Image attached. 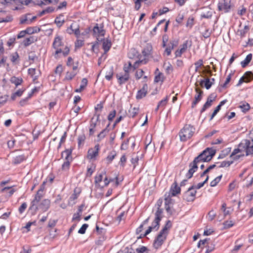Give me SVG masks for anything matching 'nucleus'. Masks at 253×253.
I'll return each mask as SVG.
<instances>
[{
  "label": "nucleus",
  "mask_w": 253,
  "mask_h": 253,
  "mask_svg": "<svg viewBox=\"0 0 253 253\" xmlns=\"http://www.w3.org/2000/svg\"><path fill=\"white\" fill-rule=\"evenodd\" d=\"M249 30V27L248 26H245L243 29L239 30L238 31V35L240 36L241 37H243L245 36L246 33L248 32Z\"/></svg>",
  "instance_id": "obj_43"
},
{
  "label": "nucleus",
  "mask_w": 253,
  "mask_h": 253,
  "mask_svg": "<svg viewBox=\"0 0 253 253\" xmlns=\"http://www.w3.org/2000/svg\"><path fill=\"white\" fill-rule=\"evenodd\" d=\"M252 58V54L251 53L248 54L244 60L241 62L242 67L244 68L250 62Z\"/></svg>",
  "instance_id": "obj_35"
},
{
  "label": "nucleus",
  "mask_w": 253,
  "mask_h": 253,
  "mask_svg": "<svg viewBox=\"0 0 253 253\" xmlns=\"http://www.w3.org/2000/svg\"><path fill=\"white\" fill-rule=\"evenodd\" d=\"M152 50V47L150 44H147L143 50H142V54L145 57H148L151 54V52Z\"/></svg>",
  "instance_id": "obj_28"
},
{
  "label": "nucleus",
  "mask_w": 253,
  "mask_h": 253,
  "mask_svg": "<svg viewBox=\"0 0 253 253\" xmlns=\"http://www.w3.org/2000/svg\"><path fill=\"white\" fill-rule=\"evenodd\" d=\"M204 83H205V87L207 89H210L212 84H213V83L211 82L209 78L206 79L205 81H204V80H202L200 83L201 85H202V84Z\"/></svg>",
  "instance_id": "obj_44"
},
{
  "label": "nucleus",
  "mask_w": 253,
  "mask_h": 253,
  "mask_svg": "<svg viewBox=\"0 0 253 253\" xmlns=\"http://www.w3.org/2000/svg\"><path fill=\"white\" fill-rule=\"evenodd\" d=\"M63 45L62 39L59 36L57 35L54 40L52 43V47L55 49L60 48Z\"/></svg>",
  "instance_id": "obj_19"
},
{
  "label": "nucleus",
  "mask_w": 253,
  "mask_h": 253,
  "mask_svg": "<svg viewBox=\"0 0 253 253\" xmlns=\"http://www.w3.org/2000/svg\"><path fill=\"white\" fill-rule=\"evenodd\" d=\"M26 29L27 34H32L34 33H38L41 30L40 28L37 27H28Z\"/></svg>",
  "instance_id": "obj_40"
},
{
  "label": "nucleus",
  "mask_w": 253,
  "mask_h": 253,
  "mask_svg": "<svg viewBox=\"0 0 253 253\" xmlns=\"http://www.w3.org/2000/svg\"><path fill=\"white\" fill-rule=\"evenodd\" d=\"M50 201L49 200L45 199L42 201L38 206V209L42 211V212L47 211L50 207Z\"/></svg>",
  "instance_id": "obj_14"
},
{
  "label": "nucleus",
  "mask_w": 253,
  "mask_h": 253,
  "mask_svg": "<svg viewBox=\"0 0 253 253\" xmlns=\"http://www.w3.org/2000/svg\"><path fill=\"white\" fill-rule=\"evenodd\" d=\"M72 161H66L62 166V169L65 172L68 169L70 166V162Z\"/></svg>",
  "instance_id": "obj_61"
},
{
  "label": "nucleus",
  "mask_w": 253,
  "mask_h": 253,
  "mask_svg": "<svg viewBox=\"0 0 253 253\" xmlns=\"http://www.w3.org/2000/svg\"><path fill=\"white\" fill-rule=\"evenodd\" d=\"M87 84V80L86 78H83L81 82V84L79 88H77L75 90L76 92H81L83 91Z\"/></svg>",
  "instance_id": "obj_31"
},
{
  "label": "nucleus",
  "mask_w": 253,
  "mask_h": 253,
  "mask_svg": "<svg viewBox=\"0 0 253 253\" xmlns=\"http://www.w3.org/2000/svg\"><path fill=\"white\" fill-rule=\"evenodd\" d=\"M139 56L138 52L134 48H131L128 53V57L130 59L138 58Z\"/></svg>",
  "instance_id": "obj_30"
},
{
  "label": "nucleus",
  "mask_w": 253,
  "mask_h": 253,
  "mask_svg": "<svg viewBox=\"0 0 253 253\" xmlns=\"http://www.w3.org/2000/svg\"><path fill=\"white\" fill-rule=\"evenodd\" d=\"M163 203V200L162 199H159L157 202V210L155 213V216L156 217L157 213L158 214V216L160 219H162L163 217V209L161 208V207Z\"/></svg>",
  "instance_id": "obj_21"
},
{
  "label": "nucleus",
  "mask_w": 253,
  "mask_h": 253,
  "mask_svg": "<svg viewBox=\"0 0 253 253\" xmlns=\"http://www.w3.org/2000/svg\"><path fill=\"white\" fill-rule=\"evenodd\" d=\"M28 73L33 79V80H36L38 77V75H37L36 69L35 68L29 69Z\"/></svg>",
  "instance_id": "obj_42"
},
{
  "label": "nucleus",
  "mask_w": 253,
  "mask_h": 253,
  "mask_svg": "<svg viewBox=\"0 0 253 253\" xmlns=\"http://www.w3.org/2000/svg\"><path fill=\"white\" fill-rule=\"evenodd\" d=\"M117 78L118 80V82L120 84H122L126 83L129 79V75L128 73H125L123 76L117 75Z\"/></svg>",
  "instance_id": "obj_24"
},
{
  "label": "nucleus",
  "mask_w": 253,
  "mask_h": 253,
  "mask_svg": "<svg viewBox=\"0 0 253 253\" xmlns=\"http://www.w3.org/2000/svg\"><path fill=\"white\" fill-rule=\"evenodd\" d=\"M85 139V136L84 134L80 135L78 137V145L79 146H80L81 145L84 144Z\"/></svg>",
  "instance_id": "obj_62"
},
{
  "label": "nucleus",
  "mask_w": 253,
  "mask_h": 253,
  "mask_svg": "<svg viewBox=\"0 0 253 253\" xmlns=\"http://www.w3.org/2000/svg\"><path fill=\"white\" fill-rule=\"evenodd\" d=\"M222 177V175H220L217 176L215 178H214L213 180L211 182L210 185L211 187H214L217 185V184L220 181Z\"/></svg>",
  "instance_id": "obj_53"
},
{
  "label": "nucleus",
  "mask_w": 253,
  "mask_h": 253,
  "mask_svg": "<svg viewBox=\"0 0 253 253\" xmlns=\"http://www.w3.org/2000/svg\"><path fill=\"white\" fill-rule=\"evenodd\" d=\"M109 125H110V124H108L107 125V127L105 129H104L103 130H102L100 132V133L98 135L97 138H98V141H100L102 139H103L106 136V135L108 133L109 129H108V127H109Z\"/></svg>",
  "instance_id": "obj_33"
},
{
  "label": "nucleus",
  "mask_w": 253,
  "mask_h": 253,
  "mask_svg": "<svg viewBox=\"0 0 253 253\" xmlns=\"http://www.w3.org/2000/svg\"><path fill=\"white\" fill-rule=\"evenodd\" d=\"M245 152L246 155L253 154V139H244L238 145L237 148L235 149L232 152V155L237 153Z\"/></svg>",
  "instance_id": "obj_1"
},
{
  "label": "nucleus",
  "mask_w": 253,
  "mask_h": 253,
  "mask_svg": "<svg viewBox=\"0 0 253 253\" xmlns=\"http://www.w3.org/2000/svg\"><path fill=\"white\" fill-rule=\"evenodd\" d=\"M93 35L96 38L97 40L98 41H101L102 38L99 39L100 37H102L105 34V31L104 30L103 27H98V25L96 24L93 29Z\"/></svg>",
  "instance_id": "obj_9"
},
{
  "label": "nucleus",
  "mask_w": 253,
  "mask_h": 253,
  "mask_svg": "<svg viewBox=\"0 0 253 253\" xmlns=\"http://www.w3.org/2000/svg\"><path fill=\"white\" fill-rule=\"evenodd\" d=\"M161 220V219L159 218L158 214L157 213L156 217H155L154 223H155V226H149L148 229L145 232L144 234H140V237H145L148 235L152 230H155L156 231L158 230L160 227V222Z\"/></svg>",
  "instance_id": "obj_8"
},
{
  "label": "nucleus",
  "mask_w": 253,
  "mask_h": 253,
  "mask_svg": "<svg viewBox=\"0 0 253 253\" xmlns=\"http://www.w3.org/2000/svg\"><path fill=\"white\" fill-rule=\"evenodd\" d=\"M139 109L138 107L131 108L128 111L129 116L132 118L134 117L138 113Z\"/></svg>",
  "instance_id": "obj_45"
},
{
  "label": "nucleus",
  "mask_w": 253,
  "mask_h": 253,
  "mask_svg": "<svg viewBox=\"0 0 253 253\" xmlns=\"http://www.w3.org/2000/svg\"><path fill=\"white\" fill-rule=\"evenodd\" d=\"M178 42L177 40H173L170 42L169 46L165 49V52L167 55H169L171 53V50L176 46H177Z\"/></svg>",
  "instance_id": "obj_20"
},
{
  "label": "nucleus",
  "mask_w": 253,
  "mask_h": 253,
  "mask_svg": "<svg viewBox=\"0 0 253 253\" xmlns=\"http://www.w3.org/2000/svg\"><path fill=\"white\" fill-rule=\"evenodd\" d=\"M6 191V192L7 191L9 196H11L14 192V190L13 189H11V187H5L3 188L1 190V192H2V193L5 192Z\"/></svg>",
  "instance_id": "obj_57"
},
{
  "label": "nucleus",
  "mask_w": 253,
  "mask_h": 253,
  "mask_svg": "<svg viewBox=\"0 0 253 253\" xmlns=\"http://www.w3.org/2000/svg\"><path fill=\"white\" fill-rule=\"evenodd\" d=\"M193 187H190L188 190L185 191L183 195V199L187 202H193L195 199L197 191L195 190Z\"/></svg>",
  "instance_id": "obj_7"
},
{
  "label": "nucleus",
  "mask_w": 253,
  "mask_h": 253,
  "mask_svg": "<svg viewBox=\"0 0 253 253\" xmlns=\"http://www.w3.org/2000/svg\"><path fill=\"white\" fill-rule=\"evenodd\" d=\"M212 102L210 100H208L207 99L206 102L205 103V104L203 105L201 110V112L203 113L204 112L207 108H209L211 105Z\"/></svg>",
  "instance_id": "obj_55"
},
{
  "label": "nucleus",
  "mask_w": 253,
  "mask_h": 253,
  "mask_svg": "<svg viewBox=\"0 0 253 253\" xmlns=\"http://www.w3.org/2000/svg\"><path fill=\"white\" fill-rule=\"evenodd\" d=\"M178 181V178L176 177L174 183L171 186L169 193L171 196H175L180 192V188L178 186L177 184Z\"/></svg>",
  "instance_id": "obj_10"
},
{
  "label": "nucleus",
  "mask_w": 253,
  "mask_h": 253,
  "mask_svg": "<svg viewBox=\"0 0 253 253\" xmlns=\"http://www.w3.org/2000/svg\"><path fill=\"white\" fill-rule=\"evenodd\" d=\"M195 90L197 94L195 96V100L193 102L192 104V108H194L196 105L202 99V95L203 94V91L201 90L198 87H196Z\"/></svg>",
  "instance_id": "obj_17"
},
{
  "label": "nucleus",
  "mask_w": 253,
  "mask_h": 253,
  "mask_svg": "<svg viewBox=\"0 0 253 253\" xmlns=\"http://www.w3.org/2000/svg\"><path fill=\"white\" fill-rule=\"evenodd\" d=\"M116 156V153L115 151L111 152L107 157L106 158V160L108 163L111 162V161L115 158Z\"/></svg>",
  "instance_id": "obj_52"
},
{
  "label": "nucleus",
  "mask_w": 253,
  "mask_h": 253,
  "mask_svg": "<svg viewBox=\"0 0 253 253\" xmlns=\"http://www.w3.org/2000/svg\"><path fill=\"white\" fill-rule=\"evenodd\" d=\"M187 48L186 44H184L183 45L182 48L180 49L177 50L175 52V57H180L182 53H183Z\"/></svg>",
  "instance_id": "obj_47"
},
{
  "label": "nucleus",
  "mask_w": 253,
  "mask_h": 253,
  "mask_svg": "<svg viewBox=\"0 0 253 253\" xmlns=\"http://www.w3.org/2000/svg\"><path fill=\"white\" fill-rule=\"evenodd\" d=\"M99 150V144L95 145L94 148L89 149L87 152V158L89 159L95 158L98 155Z\"/></svg>",
  "instance_id": "obj_13"
},
{
  "label": "nucleus",
  "mask_w": 253,
  "mask_h": 253,
  "mask_svg": "<svg viewBox=\"0 0 253 253\" xmlns=\"http://www.w3.org/2000/svg\"><path fill=\"white\" fill-rule=\"evenodd\" d=\"M137 253H151L150 251L145 246H141L140 248L136 249Z\"/></svg>",
  "instance_id": "obj_46"
},
{
  "label": "nucleus",
  "mask_w": 253,
  "mask_h": 253,
  "mask_svg": "<svg viewBox=\"0 0 253 253\" xmlns=\"http://www.w3.org/2000/svg\"><path fill=\"white\" fill-rule=\"evenodd\" d=\"M111 42L110 40L108 39H104L103 41L102 47L104 50V53L108 52L111 47Z\"/></svg>",
  "instance_id": "obj_25"
},
{
  "label": "nucleus",
  "mask_w": 253,
  "mask_h": 253,
  "mask_svg": "<svg viewBox=\"0 0 253 253\" xmlns=\"http://www.w3.org/2000/svg\"><path fill=\"white\" fill-rule=\"evenodd\" d=\"M88 226V225L87 224H84L80 228V229L79 230L78 233L81 234H84Z\"/></svg>",
  "instance_id": "obj_60"
},
{
  "label": "nucleus",
  "mask_w": 253,
  "mask_h": 253,
  "mask_svg": "<svg viewBox=\"0 0 253 253\" xmlns=\"http://www.w3.org/2000/svg\"><path fill=\"white\" fill-rule=\"evenodd\" d=\"M195 128L190 125H186L179 133L181 141H185L190 138L195 132Z\"/></svg>",
  "instance_id": "obj_2"
},
{
  "label": "nucleus",
  "mask_w": 253,
  "mask_h": 253,
  "mask_svg": "<svg viewBox=\"0 0 253 253\" xmlns=\"http://www.w3.org/2000/svg\"><path fill=\"white\" fill-rule=\"evenodd\" d=\"M26 159V157L24 155H19L13 158V160L12 161V163L14 164L17 165L21 162H23L24 160Z\"/></svg>",
  "instance_id": "obj_29"
},
{
  "label": "nucleus",
  "mask_w": 253,
  "mask_h": 253,
  "mask_svg": "<svg viewBox=\"0 0 253 253\" xmlns=\"http://www.w3.org/2000/svg\"><path fill=\"white\" fill-rule=\"evenodd\" d=\"M230 151H231V148H228L224 149V150H223L222 151L221 153L220 154L219 158H223L224 157H225L226 155H227L228 154V153L230 152Z\"/></svg>",
  "instance_id": "obj_59"
},
{
  "label": "nucleus",
  "mask_w": 253,
  "mask_h": 253,
  "mask_svg": "<svg viewBox=\"0 0 253 253\" xmlns=\"http://www.w3.org/2000/svg\"><path fill=\"white\" fill-rule=\"evenodd\" d=\"M13 19L11 15H7L5 18L0 17V23L2 22H11Z\"/></svg>",
  "instance_id": "obj_56"
},
{
  "label": "nucleus",
  "mask_w": 253,
  "mask_h": 253,
  "mask_svg": "<svg viewBox=\"0 0 253 253\" xmlns=\"http://www.w3.org/2000/svg\"><path fill=\"white\" fill-rule=\"evenodd\" d=\"M203 151L207 152L202 158L205 162L210 161L215 154V150L210 148H207Z\"/></svg>",
  "instance_id": "obj_11"
},
{
  "label": "nucleus",
  "mask_w": 253,
  "mask_h": 253,
  "mask_svg": "<svg viewBox=\"0 0 253 253\" xmlns=\"http://www.w3.org/2000/svg\"><path fill=\"white\" fill-rule=\"evenodd\" d=\"M245 152L242 153H237L236 154L232 155V153L230 155V158L234 161L237 160L239 159L240 158L243 157L245 156Z\"/></svg>",
  "instance_id": "obj_49"
},
{
  "label": "nucleus",
  "mask_w": 253,
  "mask_h": 253,
  "mask_svg": "<svg viewBox=\"0 0 253 253\" xmlns=\"http://www.w3.org/2000/svg\"><path fill=\"white\" fill-rule=\"evenodd\" d=\"M168 235L167 233L160 231L154 241L153 244L154 248L156 249H159L166 240Z\"/></svg>",
  "instance_id": "obj_6"
},
{
  "label": "nucleus",
  "mask_w": 253,
  "mask_h": 253,
  "mask_svg": "<svg viewBox=\"0 0 253 253\" xmlns=\"http://www.w3.org/2000/svg\"><path fill=\"white\" fill-rule=\"evenodd\" d=\"M42 192L43 190L42 189H39L35 195L34 200L31 202V206L29 209L33 211L32 212L33 214H35L37 211L38 210L37 204L39 203L43 197V195L42 194Z\"/></svg>",
  "instance_id": "obj_5"
},
{
  "label": "nucleus",
  "mask_w": 253,
  "mask_h": 253,
  "mask_svg": "<svg viewBox=\"0 0 253 253\" xmlns=\"http://www.w3.org/2000/svg\"><path fill=\"white\" fill-rule=\"evenodd\" d=\"M10 81L11 83L14 84L16 86L21 84L23 82V80L21 78H18L15 77H11Z\"/></svg>",
  "instance_id": "obj_37"
},
{
  "label": "nucleus",
  "mask_w": 253,
  "mask_h": 253,
  "mask_svg": "<svg viewBox=\"0 0 253 253\" xmlns=\"http://www.w3.org/2000/svg\"><path fill=\"white\" fill-rule=\"evenodd\" d=\"M75 25L74 24H72L71 25L70 28H69L67 31V32L70 34H72V33H74L76 35V36H78L80 34V30H79V27H77L75 29H74V28L75 27Z\"/></svg>",
  "instance_id": "obj_27"
},
{
  "label": "nucleus",
  "mask_w": 253,
  "mask_h": 253,
  "mask_svg": "<svg viewBox=\"0 0 253 253\" xmlns=\"http://www.w3.org/2000/svg\"><path fill=\"white\" fill-rule=\"evenodd\" d=\"M103 178L104 179V184L102 185L103 187L107 186L109 183H113L114 185H115V186H118L119 185L120 182L123 180V177L119 178L118 176H116L115 177V179H109V180H108V178L106 176L103 177V175H96V176L95 177V182L99 183L102 182Z\"/></svg>",
  "instance_id": "obj_4"
},
{
  "label": "nucleus",
  "mask_w": 253,
  "mask_h": 253,
  "mask_svg": "<svg viewBox=\"0 0 253 253\" xmlns=\"http://www.w3.org/2000/svg\"><path fill=\"white\" fill-rule=\"evenodd\" d=\"M148 85L146 84H143L141 89H139L136 94V98L139 100L145 97L147 93Z\"/></svg>",
  "instance_id": "obj_15"
},
{
  "label": "nucleus",
  "mask_w": 253,
  "mask_h": 253,
  "mask_svg": "<svg viewBox=\"0 0 253 253\" xmlns=\"http://www.w3.org/2000/svg\"><path fill=\"white\" fill-rule=\"evenodd\" d=\"M72 150L71 149H67L62 153V157L65 158L66 161H72L71 156Z\"/></svg>",
  "instance_id": "obj_26"
},
{
  "label": "nucleus",
  "mask_w": 253,
  "mask_h": 253,
  "mask_svg": "<svg viewBox=\"0 0 253 253\" xmlns=\"http://www.w3.org/2000/svg\"><path fill=\"white\" fill-rule=\"evenodd\" d=\"M24 91V89H19L15 93H13L11 95V98L12 100H14L16 97H20L22 95Z\"/></svg>",
  "instance_id": "obj_50"
},
{
  "label": "nucleus",
  "mask_w": 253,
  "mask_h": 253,
  "mask_svg": "<svg viewBox=\"0 0 253 253\" xmlns=\"http://www.w3.org/2000/svg\"><path fill=\"white\" fill-rule=\"evenodd\" d=\"M205 175H201V176H205ZM207 175V176L206 179L203 182L199 183L198 184H197V185H192V187H193V188L195 190H196L197 189H199L201 188V187H202L204 186V184L208 180L209 177H208V175Z\"/></svg>",
  "instance_id": "obj_48"
},
{
  "label": "nucleus",
  "mask_w": 253,
  "mask_h": 253,
  "mask_svg": "<svg viewBox=\"0 0 253 253\" xmlns=\"http://www.w3.org/2000/svg\"><path fill=\"white\" fill-rule=\"evenodd\" d=\"M229 2L226 0H223L218 3V7L219 10H223L225 12H227L230 9Z\"/></svg>",
  "instance_id": "obj_16"
},
{
  "label": "nucleus",
  "mask_w": 253,
  "mask_h": 253,
  "mask_svg": "<svg viewBox=\"0 0 253 253\" xmlns=\"http://www.w3.org/2000/svg\"><path fill=\"white\" fill-rule=\"evenodd\" d=\"M151 136H147L146 137V144H145V150H147L149 147L153 148L154 147V144H151Z\"/></svg>",
  "instance_id": "obj_51"
},
{
  "label": "nucleus",
  "mask_w": 253,
  "mask_h": 253,
  "mask_svg": "<svg viewBox=\"0 0 253 253\" xmlns=\"http://www.w3.org/2000/svg\"><path fill=\"white\" fill-rule=\"evenodd\" d=\"M70 51L69 48L66 46L63 49H61V47L55 49V52L54 53V56L55 58H57L58 54L62 53L63 55L65 56L67 55Z\"/></svg>",
  "instance_id": "obj_18"
},
{
  "label": "nucleus",
  "mask_w": 253,
  "mask_h": 253,
  "mask_svg": "<svg viewBox=\"0 0 253 253\" xmlns=\"http://www.w3.org/2000/svg\"><path fill=\"white\" fill-rule=\"evenodd\" d=\"M63 16V15L61 14L59 16L57 17L55 19V23L59 27H60L65 22L64 20L62 18Z\"/></svg>",
  "instance_id": "obj_39"
},
{
  "label": "nucleus",
  "mask_w": 253,
  "mask_h": 253,
  "mask_svg": "<svg viewBox=\"0 0 253 253\" xmlns=\"http://www.w3.org/2000/svg\"><path fill=\"white\" fill-rule=\"evenodd\" d=\"M147 62L146 59H140V58H138V60L136 61L132 66L133 69L137 68L140 64H145Z\"/></svg>",
  "instance_id": "obj_34"
},
{
  "label": "nucleus",
  "mask_w": 253,
  "mask_h": 253,
  "mask_svg": "<svg viewBox=\"0 0 253 253\" xmlns=\"http://www.w3.org/2000/svg\"><path fill=\"white\" fill-rule=\"evenodd\" d=\"M195 66V72H199V68L203 66V60L202 59H199L194 63Z\"/></svg>",
  "instance_id": "obj_54"
},
{
  "label": "nucleus",
  "mask_w": 253,
  "mask_h": 253,
  "mask_svg": "<svg viewBox=\"0 0 253 253\" xmlns=\"http://www.w3.org/2000/svg\"><path fill=\"white\" fill-rule=\"evenodd\" d=\"M217 167V165L215 164H213L211 166H209L207 168L205 169L203 171H198L197 172L198 174H207L208 172L210 171V170L215 167Z\"/></svg>",
  "instance_id": "obj_41"
},
{
  "label": "nucleus",
  "mask_w": 253,
  "mask_h": 253,
  "mask_svg": "<svg viewBox=\"0 0 253 253\" xmlns=\"http://www.w3.org/2000/svg\"><path fill=\"white\" fill-rule=\"evenodd\" d=\"M171 195L170 193H168L167 195V194L165 195V207L167 206H170L171 205H173L172 200L171 199Z\"/></svg>",
  "instance_id": "obj_32"
},
{
  "label": "nucleus",
  "mask_w": 253,
  "mask_h": 253,
  "mask_svg": "<svg viewBox=\"0 0 253 253\" xmlns=\"http://www.w3.org/2000/svg\"><path fill=\"white\" fill-rule=\"evenodd\" d=\"M253 79V74L251 72H247L244 75L240 78L237 85L240 86L244 82L249 83Z\"/></svg>",
  "instance_id": "obj_12"
},
{
  "label": "nucleus",
  "mask_w": 253,
  "mask_h": 253,
  "mask_svg": "<svg viewBox=\"0 0 253 253\" xmlns=\"http://www.w3.org/2000/svg\"><path fill=\"white\" fill-rule=\"evenodd\" d=\"M80 193H81V190L80 188H75V189L74 190V193L70 197L69 203H71V202L73 201V203L72 204H74L75 203L74 201L78 198Z\"/></svg>",
  "instance_id": "obj_22"
},
{
  "label": "nucleus",
  "mask_w": 253,
  "mask_h": 253,
  "mask_svg": "<svg viewBox=\"0 0 253 253\" xmlns=\"http://www.w3.org/2000/svg\"><path fill=\"white\" fill-rule=\"evenodd\" d=\"M232 163V161H223L222 163H221L220 165L217 167L218 168L228 167Z\"/></svg>",
  "instance_id": "obj_58"
},
{
  "label": "nucleus",
  "mask_w": 253,
  "mask_h": 253,
  "mask_svg": "<svg viewBox=\"0 0 253 253\" xmlns=\"http://www.w3.org/2000/svg\"><path fill=\"white\" fill-rule=\"evenodd\" d=\"M117 253H135L133 249L126 248L123 250L119 251Z\"/></svg>",
  "instance_id": "obj_64"
},
{
  "label": "nucleus",
  "mask_w": 253,
  "mask_h": 253,
  "mask_svg": "<svg viewBox=\"0 0 253 253\" xmlns=\"http://www.w3.org/2000/svg\"><path fill=\"white\" fill-rule=\"evenodd\" d=\"M245 180L246 181V184L244 186L246 187H249L251 186L253 183V177L249 179V177L246 178Z\"/></svg>",
  "instance_id": "obj_63"
},
{
  "label": "nucleus",
  "mask_w": 253,
  "mask_h": 253,
  "mask_svg": "<svg viewBox=\"0 0 253 253\" xmlns=\"http://www.w3.org/2000/svg\"><path fill=\"white\" fill-rule=\"evenodd\" d=\"M77 74V72H67L66 74L64 80L67 81H70L75 77Z\"/></svg>",
  "instance_id": "obj_36"
},
{
  "label": "nucleus",
  "mask_w": 253,
  "mask_h": 253,
  "mask_svg": "<svg viewBox=\"0 0 253 253\" xmlns=\"http://www.w3.org/2000/svg\"><path fill=\"white\" fill-rule=\"evenodd\" d=\"M37 41V38L36 37H35L34 36H30V37L25 39L23 41V45L26 47V46H29L31 44Z\"/></svg>",
  "instance_id": "obj_23"
},
{
  "label": "nucleus",
  "mask_w": 253,
  "mask_h": 253,
  "mask_svg": "<svg viewBox=\"0 0 253 253\" xmlns=\"http://www.w3.org/2000/svg\"><path fill=\"white\" fill-rule=\"evenodd\" d=\"M171 226L172 224L171 223V221L170 220H168L166 222L164 227L162 228L161 231L165 233H167V234H168V230L171 227Z\"/></svg>",
  "instance_id": "obj_38"
},
{
  "label": "nucleus",
  "mask_w": 253,
  "mask_h": 253,
  "mask_svg": "<svg viewBox=\"0 0 253 253\" xmlns=\"http://www.w3.org/2000/svg\"><path fill=\"white\" fill-rule=\"evenodd\" d=\"M206 153V151H203L197 157L195 158L193 161L189 165L190 168L188 170V174H194V173L198 171L199 165L201 163L205 162L202 158Z\"/></svg>",
  "instance_id": "obj_3"
}]
</instances>
